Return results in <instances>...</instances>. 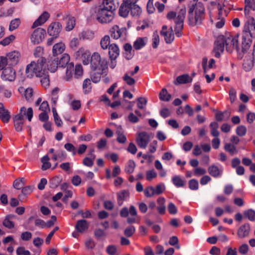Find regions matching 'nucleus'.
<instances>
[{
    "mask_svg": "<svg viewBox=\"0 0 255 255\" xmlns=\"http://www.w3.org/2000/svg\"><path fill=\"white\" fill-rule=\"evenodd\" d=\"M144 195L146 197H151L155 195L154 193V188L152 186H148L144 190Z\"/></svg>",
    "mask_w": 255,
    "mask_h": 255,
    "instance_id": "obj_62",
    "label": "nucleus"
},
{
    "mask_svg": "<svg viewBox=\"0 0 255 255\" xmlns=\"http://www.w3.org/2000/svg\"><path fill=\"white\" fill-rule=\"evenodd\" d=\"M90 157H86L83 159V164L88 167H92L94 164V161L95 158V155L91 153Z\"/></svg>",
    "mask_w": 255,
    "mask_h": 255,
    "instance_id": "obj_40",
    "label": "nucleus"
},
{
    "mask_svg": "<svg viewBox=\"0 0 255 255\" xmlns=\"http://www.w3.org/2000/svg\"><path fill=\"white\" fill-rule=\"evenodd\" d=\"M238 37L237 36H232L231 35H228L226 36H224V41L225 45H226V50L230 53H231L234 49L235 48L239 53V56H241V58H242V56H241L240 50L242 51V48L240 49L238 45ZM243 53L242 52H241Z\"/></svg>",
    "mask_w": 255,
    "mask_h": 255,
    "instance_id": "obj_8",
    "label": "nucleus"
},
{
    "mask_svg": "<svg viewBox=\"0 0 255 255\" xmlns=\"http://www.w3.org/2000/svg\"><path fill=\"white\" fill-rule=\"evenodd\" d=\"M146 37H138L134 42L133 46L135 50H139L143 47L147 42Z\"/></svg>",
    "mask_w": 255,
    "mask_h": 255,
    "instance_id": "obj_28",
    "label": "nucleus"
},
{
    "mask_svg": "<svg viewBox=\"0 0 255 255\" xmlns=\"http://www.w3.org/2000/svg\"><path fill=\"white\" fill-rule=\"evenodd\" d=\"M50 14L47 11H44L38 18L34 22L32 28H34L38 26L44 24L49 18Z\"/></svg>",
    "mask_w": 255,
    "mask_h": 255,
    "instance_id": "obj_19",
    "label": "nucleus"
},
{
    "mask_svg": "<svg viewBox=\"0 0 255 255\" xmlns=\"http://www.w3.org/2000/svg\"><path fill=\"white\" fill-rule=\"evenodd\" d=\"M16 77V73L14 69L11 67L4 68L1 74V79L5 81H14Z\"/></svg>",
    "mask_w": 255,
    "mask_h": 255,
    "instance_id": "obj_11",
    "label": "nucleus"
},
{
    "mask_svg": "<svg viewBox=\"0 0 255 255\" xmlns=\"http://www.w3.org/2000/svg\"><path fill=\"white\" fill-rule=\"evenodd\" d=\"M135 163L132 160H129L125 167V171L127 173L130 174L134 171Z\"/></svg>",
    "mask_w": 255,
    "mask_h": 255,
    "instance_id": "obj_45",
    "label": "nucleus"
},
{
    "mask_svg": "<svg viewBox=\"0 0 255 255\" xmlns=\"http://www.w3.org/2000/svg\"><path fill=\"white\" fill-rule=\"evenodd\" d=\"M209 173L213 177L217 178L221 176L223 173L222 168H219L215 165H212L208 167Z\"/></svg>",
    "mask_w": 255,
    "mask_h": 255,
    "instance_id": "obj_23",
    "label": "nucleus"
},
{
    "mask_svg": "<svg viewBox=\"0 0 255 255\" xmlns=\"http://www.w3.org/2000/svg\"><path fill=\"white\" fill-rule=\"evenodd\" d=\"M165 189V185L163 183L159 184L154 188V193L155 195H158L163 193Z\"/></svg>",
    "mask_w": 255,
    "mask_h": 255,
    "instance_id": "obj_58",
    "label": "nucleus"
},
{
    "mask_svg": "<svg viewBox=\"0 0 255 255\" xmlns=\"http://www.w3.org/2000/svg\"><path fill=\"white\" fill-rule=\"evenodd\" d=\"M224 36H221L219 37L215 42V47L213 52L215 53V56L217 58H219L221 53L224 50Z\"/></svg>",
    "mask_w": 255,
    "mask_h": 255,
    "instance_id": "obj_14",
    "label": "nucleus"
},
{
    "mask_svg": "<svg viewBox=\"0 0 255 255\" xmlns=\"http://www.w3.org/2000/svg\"><path fill=\"white\" fill-rule=\"evenodd\" d=\"M130 12V14L132 17L137 18L140 15L142 10L141 8L138 5L134 4H131Z\"/></svg>",
    "mask_w": 255,
    "mask_h": 255,
    "instance_id": "obj_31",
    "label": "nucleus"
},
{
    "mask_svg": "<svg viewBox=\"0 0 255 255\" xmlns=\"http://www.w3.org/2000/svg\"><path fill=\"white\" fill-rule=\"evenodd\" d=\"M224 149L228 152L231 155H233L237 153L235 145L231 143H226L224 145Z\"/></svg>",
    "mask_w": 255,
    "mask_h": 255,
    "instance_id": "obj_43",
    "label": "nucleus"
},
{
    "mask_svg": "<svg viewBox=\"0 0 255 255\" xmlns=\"http://www.w3.org/2000/svg\"><path fill=\"white\" fill-rule=\"evenodd\" d=\"M104 70H97L93 71L91 75V79L94 83H98L101 79V75L104 73Z\"/></svg>",
    "mask_w": 255,
    "mask_h": 255,
    "instance_id": "obj_38",
    "label": "nucleus"
},
{
    "mask_svg": "<svg viewBox=\"0 0 255 255\" xmlns=\"http://www.w3.org/2000/svg\"><path fill=\"white\" fill-rule=\"evenodd\" d=\"M43 48L41 46L37 47L34 51V55L35 57L39 58L38 59L43 57L42 56L43 54Z\"/></svg>",
    "mask_w": 255,
    "mask_h": 255,
    "instance_id": "obj_63",
    "label": "nucleus"
},
{
    "mask_svg": "<svg viewBox=\"0 0 255 255\" xmlns=\"http://www.w3.org/2000/svg\"><path fill=\"white\" fill-rule=\"evenodd\" d=\"M137 107L140 109H143L146 106L147 100L144 97H139L137 100Z\"/></svg>",
    "mask_w": 255,
    "mask_h": 255,
    "instance_id": "obj_59",
    "label": "nucleus"
},
{
    "mask_svg": "<svg viewBox=\"0 0 255 255\" xmlns=\"http://www.w3.org/2000/svg\"><path fill=\"white\" fill-rule=\"evenodd\" d=\"M62 29V25L59 22L51 23L47 29V32L50 36L58 37Z\"/></svg>",
    "mask_w": 255,
    "mask_h": 255,
    "instance_id": "obj_16",
    "label": "nucleus"
},
{
    "mask_svg": "<svg viewBox=\"0 0 255 255\" xmlns=\"http://www.w3.org/2000/svg\"><path fill=\"white\" fill-rule=\"evenodd\" d=\"M130 6L131 4L123 0L119 10V15L123 17H127L130 12Z\"/></svg>",
    "mask_w": 255,
    "mask_h": 255,
    "instance_id": "obj_21",
    "label": "nucleus"
},
{
    "mask_svg": "<svg viewBox=\"0 0 255 255\" xmlns=\"http://www.w3.org/2000/svg\"><path fill=\"white\" fill-rule=\"evenodd\" d=\"M18 91L20 93H23L27 101H30L32 100L33 96V90L32 88H25L23 87H20L18 88Z\"/></svg>",
    "mask_w": 255,
    "mask_h": 255,
    "instance_id": "obj_30",
    "label": "nucleus"
},
{
    "mask_svg": "<svg viewBox=\"0 0 255 255\" xmlns=\"http://www.w3.org/2000/svg\"><path fill=\"white\" fill-rule=\"evenodd\" d=\"M192 78L188 74H183L178 76L174 82V84H183L191 82Z\"/></svg>",
    "mask_w": 255,
    "mask_h": 255,
    "instance_id": "obj_27",
    "label": "nucleus"
},
{
    "mask_svg": "<svg viewBox=\"0 0 255 255\" xmlns=\"http://www.w3.org/2000/svg\"><path fill=\"white\" fill-rule=\"evenodd\" d=\"M152 46L153 48H156L159 43V37L157 31L154 32L152 35Z\"/></svg>",
    "mask_w": 255,
    "mask_h": 255,
    "instance_id": "obj_54",
    "label": "nucleus"
},
{
    "mask_svg": "<svg viewBox=\"0 0 255 255\" xmlns=\"http://www.w3.org/2000/svg\"><path fill=\"white\" fill-rule=\"evenodd\" d=\"M3 225L5 227L11 229L14 227V223L11 221V216H7L3 221Z\"/></svg>",
    "mask_w": 255,
    "mask_h": 255,
    "instance_id": "obj_57",
    "label": "nucleus"
},
{
    "mask_svg": "<svg viewBox=\"0 0 255 255\" xmlns=\"http://www.w3.org/2000/svg\"><path fill=\"white\" fill-rule=\"evenodd\" d=\"M37 77L40 78V82L42 86L45 88L49 86L50 84L49 75L44 71L42 72L41 76H38Z\"/></svg>",
    "mask_w": 255,
    "mask_h": 255,
    "instance_id": "obj_34",
    "label": "nucleus"
},
{
    "mask_svg": "<svg viewBox=\"0 0 255 255\" xmlns=\"http://www.w3.org/2000/svg\"><path fill=\"white\" fill-rule=\"evenodd\" d=\"M15 36L13 35H10V36L5 37L3 40L0 41V44L3 46H7L12 41L15 39Z\"/></svg>",
    "mask_w": 255,
    "mask_h": 255,
    "instance_id": "obj_55",
    "label": "nucleus"
},
{
    "mask_svg": "<svg viewBox=\"0 0 255 255\" xmlns=\"http://www.w3.org/2000/svg\"><path fill=\"white\" fill-rule=\"evenodd\" d=\"M247 129L246 127L243 125L238 127L236 130V133L240 136H243L245 135L247 133Z\"/></svg>",
    "mask_w": 255,
    "mask_h": 255,
    "instance_id": "obj_56",
    "label": "nucleus"
},
{
    "mask_svg": "<svg viewBox=\"0 0 255 255\" xmlns=\"http://www.w3.org/2000/svg\"><path fill=\"white\" fill-rule=\"evenodd\" d=\"M160 34L164 37L165 41L167 43H171L174 39L173 33L167 31H161Z\"/></svg>",
    "mask_w": 255,
    "mask_h": 255,
    "instance_id": "obj_35",
    "label": "nucleus"
},
{
    "mask_svg": "<svg viewBox=\"0 0 255 255\" xmlns=\"http://www.w3.org/2000/svg\"><path fill=\"white\" fill-rule=\"evenodd\" d=\"M99 5L115 12L119 5V2L118 0H103Z\"/></svg>",
    "mask_w": 255,
    "mask_h": 255,
    "instance_id": "obj_18",
    "label": "nucleus"
},
{
    "mask_svg": "<svg viewBox=\"0 0 255 255\" xmlns=\"http://www.w3.org/2000/svg\"><path fill=\"white\" fill-rule=\"evenodd\" d=\"M118 203L120 206L123 204V201L126 200L129 196V193L128 190H123L117 193Z\"/></svg>",
    "mask_w": 255,
    "mask_h": 255,
    "instance_id": "obj_32",
    "label": "nucleus"
},
{
    "mask_svg": "<svg viewBox=\"0 0 255 255\" xmlns=\"http://www.w3.org/2000/svg\"><path fill=\"white\" fill-rule=\"evenodd\" d=\"M45 63L46 59L41 57L38 59L36 61H32L29 64H28L25 69V74L27 77L31 78L34 76L36 77L41 76Z\"/></svg>",
    "mask_w": 255,
    "mask_h": 255,
    "instance_id": "obj_4",
    "label": "nucleus"
},
{
    "mask_svg": "<svg viewBox=\"0 0 255 255\" xmlns=\"http://www.w3.org/2000/svg\"><path fill=\"white\" fill-rule=\"evenodd\" d=\"M24 116L27 117L29 121H31L33 117V110L32 108L27 109L22 107L20 108V112L13 118L14 126L17 131H21L22 130L23 125L25 121Z\"/></svg>",
    "mask_w": 255,
    "mask_h": 255,
    "instance_id": "obj_6",
    "label": "nucleus"
},
{
    "mask_svg": "<svg viewBox=\"0 0 255 255\" xmlns=\"http://www.w3.org/2000/svg\"><path fill=\"white\" fill-rule=\"evenodd\" d=\"M186 13V8L184 7L179 10L177 16L176 13L174 11H170L167 14V18L168 20H174L176 24L174 31L177 36L178 37L181 35V31L183 28V22Z\"/></svg>",
    "mask_w": 255,
    "mask_h": 255,
    "instance_id": "obj_5",
    "label": "nucleus"
},
{
    "mask_svg": "<svg viewBox=\"0 0 255 255\" xmlns=\"http://www.w3.org/2000/svg\"><path fill=\"white\" fill-rule=\"evenodd\" d=\"M65 49V45L64 43L60 42L54 44L52 48V53L53 56H55L57 55L62 53Z\"/></svg>",
    "mask_w": 255,
    "mask_h": 255,
    "instance_id": "obj_26",
    "label": "nucleus"
},
{
    "mask_svg": "<svg viewBox=\"0 0 255 255\" xmlns=\"http://www.w3.org/2000/svg\"><path fill=\"white\" fill-rule=\"evenodd\" d=\"M123 80L129 86L133 85L135 83L134 79L130 77L128 74H126L124 75L123 77Z\"/></svg>",
    "mask_w": 255,
    "mask_h": 255,
    "instance_id": "obj_64",
    "label": "nucleus"
},
{
    "mask_svg": "<svg viewBox=\"0 0 255 255\" xmlns=\"http://www.w3.org/2000/svg\"><path fill=\"white\" fill-rule=\"evenodd\" d=\"M45 33V30L42 28L36 29L31 36V42L35 44H39L44 38Z\"/></svg>",
    "mask_w": 255,
    "mask_h": 255,
    "instance_id": "obj_13",
    "label": "nucleus"
},
{
    "mask_svg": "<svg viewBox=\"0 0 255 255\" xmlns=\"http://www.w3.org/2000/svg\"><path fill=\"white\" fill-rule=\"evenodd\" d=\"M120 54V50L116 44H111L109 47V55L111 60H115Z\"/></svg>",
    "mask_w": 255,
    "mask_h": 255,
    "instance_id": "obj_20",
    "label": "nucleus"
},
{
    "mask_svg": "<svg viewBox=\"0 0 255 255\" xmlns=\"http://www.w3.org/2000/svg\"><path fill=\"white\" fill-rule=\"evenodd\" d=\"M83 89L84 92L87 94L91 92L92 89L91 81L90 79H86L83 83Z\"/></svg>",
    "mask_w": 255,
    "mask_h": 255,
    "instance_id": "obj_44",
    "label": "nucleus"
},
{
    "mask_svg": "<svg viewBox=\"0 0 255 255\" xmlns=\"http://www.w3.org/2000/svg\"><path fill=\"white\" fill-rule=\"evenodd\" d=\"M76 229L79 232L82 233L88 228V224L85 220H80L77 222Z\"/></svg>",
    "mask_w": 255,
    "mask_h": 255,
    "instance_id": "obj_29",
    "label": "nucleus"
},
{
    "mask_svg": "<svg viewBox=\"0 0 255 255\" xmlns=\"http://www.w3.org/2000/svg\"><path fill=\"white\" fill-rule=\"evenodd\" d=\"M58 67V59L55 57L48 62V69L51 72H55Z\"/></svg>",
    "mask_w": 255,
    "mask_h": 255,
    "instance_id": "obj_33",
    "label": "nucleus"
},
{
    "mask_svg": "<svg viewBox=\"0 0 255 255\" xmlns=\"http://www.w3.org/2000/svg\"><path fill=\"white\" fill-rule=\"evenodd\" d=\"M225 115L226 116L227 118L228 119L230 115V114L228 111H225L224 112L219 111L217 112L216 114V120L218 122H221L223 121V118Z\"/></svg>",
    "mask_w": 255,
    "mask_h": 255,
    "instance_id": "obj_53",
    "label": "nucleus"
},
{
    "mask_svg": "<svg viewBox=\"0 0 255 255\" xmlns=\"http://www.w3.org/2000/svg\"><path fill=\"white\" fill-rule=\"evenodd\" d=\"M93 33L90 31H83L79 33V39L82 40L90 39L93 37Z\"/></svg>",
    "mask_w": 255,
    "mask_h": 255,
    "instance_id": "obj_42",
    "label": "nucleus"
},
{
    "mask_svg": "<svg viewBox=\"0 0 255 255\" xmlns=\"http://www.w3.org/2000/svg\"><path fill=\"white\" fill-rule=\"evenodd\" d=\"M74 76L75 78H79L83 75V70L81 65L77 64L75 66V68H74Z\"/></svg>",
    "mask_w": 255,
    "mask_h": 255,
    "instance_id": "obj_46",
    "label": "nucleus"
},
{
    "mask_svg": "<svg viewBox=\"0 0 255 255\" xmlns=\"http://www.w3.org/2000/svg\"><path fill=\"white\" fill-rule=\"evenodd\" d=\"M135 231V229L134 227L133 226H129L128 227H127L125 229L124 231V234L126 236L128 237H130L134 233Z\"/></svg>",
    "mask_w": 255,
    "mask_h": 255,
    "instance_id": "obj_61",
    "label": "nucleus"
},
{
    "mask_svg": "<svg viewBox=\"0 0 255 255\" xmlns=\"http://www.w3.org/2000/svg\"><path fill=\"white\" fill-rule=\"evenodd\" d=\"M75 56L77 58H81L83 63L84 65H88L90 63L91 59L90 53L88 51L86 50L83 48H80L76 51Z\"/></svg>",
    "mask_w": 255,
    "mask_h": 255,
    "instance_id": "obj_17",
    "label": "nucleus"
},
{
    "mask_svg": "<svg viewBox=\"0 0 255 255\" xmlns=\"http://www.w3.org/2000/svg\"><path fill=\"white\" fill-rule=\"evenodd\" d=\"M150 140L149 134L145 131L139 132L136 137L135 141L138 146L142 149H145Z\"/></svg>",
    "mask_w": 255,
    "mask_h": 255,
    "instance_id": "obj_10",
    "label": "nucleus"
},
{
    "mask_svg": "<svg viewBox=\"0 0 255 255\" xmlns=\"http://www.w3.org/2000/svg\"><path fill=\"white\" fill-rule=\"evenodd\" d=\"M52 110L53 114L54 120L56 125L58 127H61L62 126V122L59 117V116L56 111V107L53 106L52 107Z\"/></svg>",
    "mask_w": 255,
    "mask_h": 255,
    "instance_id": "obj_51",
    "label": "nucleus"
},
{
    "mask_svg": "<svg viewBox=\"0 0 255 255\" xmlns=\"http://www.w3.org/2000/svg\"><path fill=\"white\" fill-rule=\"evenodd\" d=\"M250 231V225L248 223L245 224L239 228L237 235L239 238H244L249 235Z\"/></svg>",
    "mask_w": 255,
    "mask_h": 255,
    "instance_id": "obj_22",
    "label": "nucleus"
},
{
    "mask_svg": "<svg viewBox=\"0 0 255 255\" xmlns=\"http://www.w3.org/2000/svg\"><path fill=\"white\" fill-rule=\"evenodd\" d=\"M21 57L20 53L18 51H13L8 53L6 57L8 61V65L13 66L17 65Z\"/></svg>",
    "mask_w": 255,
    "mask_h": 255,
    "instance_id": "obj_15",
    "label": "nucleus"
},
{
    "mask_svg": "<svg viewBox=\"0 0 255 255\" xmlns=\"http://www.w3.org/2000/svg\"><path fill=\"white\" fill-rule=\"evenodd\" d=\"M100 45L102 49H107L109 48L110 44V37L108 35L104 36L101 40Z\"/></svg>",
    "mask_w": 255,
    "mask_h": 255,
    "instance_id": "obj_41",
    "label": "nucleus"
},
{
    "mask_svg": "<svg viewBox=\"0 0 255 255\" xmlns=\"http://www.w3.org/2000/svg\"><path fill=\"white\" fill-rule=\"evenodd\" d=\"M159 99L162 101H169L171 98V95L169 94L165 88L162 89L159 94Z\"/></svg>",
    "mask_w": 255,
    "mask_h": 255,
    "instance_id": "obj_39",
    "label": "nucleus"
},
{
    "mask_svg": "<svg viewBox=\"0 0 255 255\" xmlns=\"http://www.w3.org/2000/svg\"><path fill=\"white\" fill-rule=\"evenodd\" d=\"M10 118L8 110L4 108L3 104L0 103V119L4 123H7Z\"/></svg>",
    "mask_w": 255,
    "mask_h": 255,
    "instance_id": "obj_24",
    "label": "nucleus"
},
{
    "mask_svg": "<svg viewBox=\"0 0 255 255\" xmlns=\"http://www.w3.org/2000/svg\"><path fill=\"white\" fill-rule=\"evenodd\" d=\"M91 13L92 16L101 24L111 23L115 16L114 12L100 5L92 8Z\"/></svg>",
    "mask_w": 255,
    "mask_h": 255,
    "instance_id": "obj_3",
    "label": "nucleus"
},
{
    "mask_svg": "<svg viewBox=\"0 0 255 255\" xmlns=\"http://www.w3.org/2000/svg\"><path fill=\"white\" fill-rule=\"evenodd\" d=\"M245 14L246 17L250 16V10H255V0H245Z\"/></svg>",
    "mask_w": 255,
    "mask_h": 255,
    "instance_id": "obj_25",
    "label": "nucleus"
},
{
    "mask_svg": "<svg viewBox=\"0 0 255 255\" xmlns=\"http://www.w3.org/2000/svg\"><path fill=\"white\" fill-rule=\"evenodd\" d=\"M66 19H68L66 23V30L67 31H71L75 25V19L74 17L71 16H66Z\"/></svg>",
    "mask_w": 255,
    "mask_h": 255,
    "instance_id": "obj_37",
    "label": "nucleus"
},
{
    "mask_svg": "<svg viewBox=\"0 0 255 255\" xmlns=\"http://www.w3.org/2000/svg\"><path fill=\"white\" fill-rule=\"evenodd\" d=\"M210 127L211 128V134L215 137H218L220 135V132L218 130L219 128V125L217 122H212L210 124Z\"/></svg>",
    "mask_w": 255,
    "mask_h": 255,
    "instance_id": "obj_36",
    "label": "nucleus"
},
{
    "mask_svg": "<svg viewBox=\"0 0 255 255\" xmlns=\"http://www.w3.org/2000/svg\"><path fill=\"white\" fill-rule=\"evenodd\" d=\"M61 178L58 176H55L52 178L50 181V186L52 188H55L58 186L60 182H61Z\"/></svg>",
    "mask_w": 255,
    "mask_h": 255,
    "instance_id": "obj_49",
    "label": "nucleus"
},
{
    "mask_svg": "<svg viewBox=\"0 0 255 255\" xmlns=\"http://www.w3.org/2000/svg\"><path fill=\"white\" fill-rule=\"evenodd\" d=\"M254 66V61L252 58L245 60L243 67L245 71H250Z\"/></svg>",
    "mask_w": 255,
    "mask_h": 255,
    "instance_id": "obj_48",
    "label": "nucleus"
},
{
    "mask_svg": "<svg viewBox=\"0 0 255 255\" xmlns=\"http://www.w3.org/2000/svg\"><path fill=\"white\" fill-rule=\"evenodd\" d=\"M205 8L201 2L193 4L189 9L188 20L191 26L200 24L203 19Z\"/></svg>",
    "mask_w": 255,
    "mask_h": 255,
    "instance_id": "obj_2",
    "label": "nucleus"
},
{
    "mask_svg": "<svg viewBox=\"0 0 255 255\" xmlns=\"http://www.w3.org/2000/svg\"><path fill=\"white\" fill-rule=\"evenodd\" d=\"M255 37V22L253 17H247L242 32V52L245 54L250 49L252 39Z\"/></svg>",
    "mask_w": 255,
    "mask_h": 255,
    "instance_id": "obj_1",
    "label": "nucleus"
},
{
    "mask_svg": "<svg viewBox=\"0 0 255 255\" xmlns=\"http://www.w3.org/2000/svg\"><path fill=\"white\" fill-rule=\"evenodd\" d=\"M189 187L191 190H196L199 188L198 181L195 179H192L189 181Z\"/></svg>",
    "mask_w": 255,
    "mask_h": 255,
    "instance_id": "obj_60",
    "label": "nucleus"
},
{
    "mask_svg": "<svg viewBox=\"0 0 255 255\" xmlns=\"http://www.w3.org/2000/svg\"><path fill=\"white\" fill-rule=\"evenodd\" d=\"M70 60V57L67 53L63 54L61 58L58 60L59 67H65L67 66L66 75L64 78V80L67 81L72 79L74 70V64L72 62L69 63Z\"/></svg>",
    "mask_w": 255,
    "mask_h": 255,
    "instance_id": "obj_7",
    "label": "nucleus"
},
{
    "mask_svg": "<svg viewBox=\"0 0 255 255\" xmlns=\"http://www.w3.org/2000/svg\"><path fill=\"white\" fill-rule=\"evenodd\" d=\"M91 68L93 71L97 70H105L106 64L104 60H102L98 53H94L90 59Z\"/></svg>",
    "mask_w": 255,
    "mask_h": 255,
    "instance_id": "obj_9",
    "label": "nucleus"
},
{
    "mask_svg": "<svg viewBox=\"0 0 255 255\" xmlns=\"http://www.w3.org/2000/svg\"><path fill=\"white\" fill-rule=\"evenodd\" d=\"M244 216L251 221H255V211L252 209H249L244 212Z\"/></svg>",
    "mask_w": 255,
    "mask_h": 255,
    "instance_id": "obj_52",
    "label": "nucleus"
},
{
    "mask_svg": "<svg viewBox=\"0 0 255 255\" xmlns=\"http://www.w3.org/2000/svg\"><path fill=\"white\" fill-rule=\"evenodd\" d=\"M20 22H21L20 20L18 18H15V19L12 20L10 21V24H9V30L10 31H12L16 29L19 26Z\"/></svg>",
    "mask_w": 255,
    "mask_h": 255,
    "instance_id": "obj_50",
    "label": "nucleus"
},
{
    "mask_svg": "<svg viewBox=\"0 0 255 255\" xmlns=\"http://www.w3.org/2000/svg\"><path fill=\"white\" fill-rule=\"evenodd\" d=\"M126 29L120 28L117 25H114L111 30V36L115 39L124 40L126 38Z\"/></svg>",
    "mask_w": 255,
    "mask_h": 255,
    "instance_id": "obj_12",
    "label": "nucleus"
},
{
    "mask_svg": "<svg viewBox=\"0 0 255 255\" xmlns=\"http://www.w3.org/2000/svg\"><path fill=\"white\" fill-rule=\"evenodd\" d=\"M173 183L177 187H182L185 185L184 181L179 176H175L172 179Z\"/></svg>",
    "mask_w": 255,
    "mask_h": 255,
    "instance_id": "obj_47",
    "label": "nucleus"
}]
</instances>
